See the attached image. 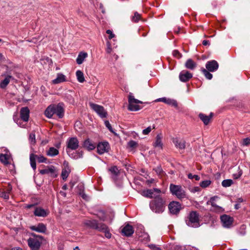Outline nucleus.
Returning <instances> with one entry per match:
<instances>
[{"label": "nucleus", "instance_id": "f257e3e1", "mask_svg": "<svg viewBox=\"0 0 250 250\" xmlns=\"http://www.w3.org/2000/svg\"><path fill=\"white\" fill-rule=\"evenodd\" d=\"M166 204V198L159 194L150 202L149 207L152 211L161 213L165 210Z\"/></svg>", "mask_w": 250, "mask_h": 250}, {"label": "nucleus", "instance_id": "f03ea898", "mask_svg": "<svg viewBox=\"0 0 250 250\" xmlns=\"http://www.w3.org/2000/svg\"><path fill=\"white\" fill-rule=\"evenodd\" d=\"M44 113L45 116L49 118H52L54 114H56L60 118H62L64 115V109L62 104L60 103L58 104L49 105L46 109Z\"/></svg>", "mask_w": 250, "mask_h": 250}, {"label": "nucleus", "instance_id": "7ed1b4c3", "mask_svg": "<svg viewBox=\"0 0 250 250\" xmlns=\"http://www.w3.org/2000/svg\"><path fill=\"white\" fill-rule=\"evenodd\" d=\"M187 225L190 227L197 228L200 226L199 215L195 211H191L186 220Z\"/></svg>", "mask_w": 250, "mask_h": 250}, {"label": "nucleus", "instance_id": "20e7f679", "mask_svg": "<svg viewBox=\"0 0 250 250\" xmlns=\"http://www.w3.org/2000/svg\"><path fill=\"white\" fill-rule=\"evenodd\" d=\"M128 105L127 109L129 111H137L142 108L139 104H142L143 102L134 98L132 93H129L128 96Z\"/></svg>", "mask_w": 250, "mask_h": 250}, {"label": "nucleus", "instance_id": "39448f33", "mask_svg": "<svg viewBox=\"0 0 250 250\" xmlns=\"http://www.w3.org/2000/svg\"><path fill=\"white\" fill-rule=\"evenodd\" d=\"M31 235L33 237L28 239V245L32 250H38L41 247L43 237L34 233H32Z\"/></svg>", "mask_w": 250, "mask_h": 250}, {"label": "nucleus", "instance_id": "423d86ee", "mask_svg": "<svg viewBox=\"0 0 250 250\" xmlns=\"http://www.w3.org/2000/svg\"><path fill=\"white\" fill-rule=\"evenodd\" d=\"M169 189L171 194L175 195L179 199L187 197L185 190L180 185H176L172 184L170 185Z\"/></svg>", "mask_w": 250, "mask_h": 250}, {"label": "nucleus", "instance_id": "0eeeda50", "mask_svg": "<svg viewBox=\"0 0 250 250\" xmlns=\"http://www.w3.org/2000/svg\"><path fill=\"white\" fill-rule=\"evenodd\" d=\"M219 198V197L217 196L212 197L210 198L209 200L207 202V204L211 206V208L210 209L211 211L215 212L221 213L224 211V209L222 207L218 206L216 203V201Z\"/></svg>", "mask_w": 250, "mask_h": 250}, {"label": "nucleus", "instance_id": "6e6552de", "mask_svg": "<svg viewBox=\"0 0 250 250\" xmlns=\"http://www.w3.org/2000/svg\"><path fill=\"white\" fill-rule=\"evenodd\" d=\"M37 160L39 163H46L47 159L42 155H36L31 154L30 155V162L32 168L35 170L36 169V160Z\"/></svg>", "mask_w": 250, "mask_h": 250}, {"label": "nucleus", "instance_id": "1a4fd4ad", "mask_svg": "<svg viewBox=\"0 0 250 250\" xmlns=\"http://www.w3.org/2000/svg\"><path fill=\"white\" fill-rule=\"evenodd\" d=\"M89 105L91 109L96 112L101 118H104L106 117L107 113L103 106L91 103H89Z\"/></svg>", "mask_w": 250, "mask_h": 250}, {"label": "nucleus", "instance_id": "9d476101", "mask_svg": "<svg viewBox=\"0 0 250 250\" xmlns=\"http://www.w3.org/2000/svg\"><path fill=\"white\" fill-rule=\"evenodd\" d=\"M66 151L69 152V150H76L79 146V142L76 137H72L68 139L66 142Z\"/></svg>", "mask_w": 250, "mask_h": 250}, {"label": "nucleus", "instance_id": "9b49d317", "mask_svg": "<svg viewBox=\"0 0 250 250\" xmlns=\"http://www.w3.org/2000/svg\"><path fill=\"white\" fill-rule=\"evenodd\" d=\"M96 229L98 230L99 231L104 232V235L106 238H111V234L109 232L108 227L105 224L98 222Z\"/></svg>", "mask_w": 250, "mask_h": 250}, {"label": "nucleus", "instance_id": "f8f14e48", "mask_svg": "<svg viewBox=\"0 0 250 250\" xmlns=\"http://www.w3.org/2000/svg\"><path fill=\"white\" fill-rule=\"evenodd\" d=\"M97 148L98 153L99 154H103L109 151L110 146L107 142H102L97 145Z\"/></svg>", "mask_w": 250, "mask_h": 250}, {"label": "nucleus", "instance_id": "ddd939ff", "mask_svg": "<svg viewBox=\"0 0 250 250\" xmlns=\"http://www.w3.org/2000/svg\"><path fill=\"white\" fill-rule=\"evenodd\" d=\"M161 193V190L158 188L147 189L143 191L144 195L149 198H154L155 196L158 195Z\"/></svg>", "mask_w": 250, "mask_h": 250}, {"label": "nucleus", "instance_id": "4468645a", "mask_svg": "<svg viewBox=\"0 0 250 250\" xmlns=\"http://www.w3.org/2000/svg\"><path fill=\"white\" fill-rule=\"evenodd\" d=\"M220 219L223 227L225 228H229L233 221V218L226 214L222 215Z\"/></svg>", "mask_w": 250, "mask_h": 250}, {"label": "nucleus", "instance_id": "2eb2a0df", "mask_svg": "<svg viewBox=\"0 0 250 250\" xmlns=\"http://www.w3.org/2000/svg\"><path fill=\"white\" fill-rule=\"evenodd\" d=\"M168 208L171 213L173 214H177L181 209V205L178 202L173 201L169 203Z\"/></svg>", "mask_w": 250, "mask_h": 250}, {"label": "nucleus", "instance_id": "dca6fc26", "mask_svg": "<svg viewBox=\"0 0 250 250\" xmlns=\"http://www.w3.org/2000/svg\"><path fill=\"white\" fill-rule=\"evenodd\" d=\"M49 213L48 209H44L41 207H36L34 211V214L38 217H45Z\"/></svg>", "mask_w": 250, "mask_h": 250}, {"label": "nucleus", "instance_id": "f3484780", "mask_svg": "<svg viewBox=\"0 0 250 250\" xmlns=\"http://www.w3.org/2000/svg\"><path fill=\"white\" fill-rule=\"evenodd\" d=\"M156 102H162L167 104L170 105L172 106L177 108L178 107V104L176 100L170 98H167L166 97L161 98L157 99Z\"/></svg>", "mask_w": 250, "mask_h": 250}, {"label": "nucleus", "instance_id": "a211bd4d", "mask_svg": "<svg viewBox=\"0 0 250 250\" xmlns=\"http://www.w3.org/2000/svg\"><path fill=\"white\" fill-rule=\"evenodd\" d=\"M206 67L209 72H214L218 69L219 65L216 61L212 60L207 62Z\"/></svg>", "mask_w": 250, "mask_h": 250}, {"label": "nucleus", "instance_id": "6ab92c4d", "mask_svg": "<svg viewBox=\"0 0 250 250\" xmlns=\"http://www.w3.org/2000/svg\"><path fill=\"white\" fill-rule=\"evenodd\" d=\"M172 142L175 147L179 149H184L186 147V141L178 138H174L172 139Z\"/></svg>", "mask_w": 250, "mask_h": 250}, {"label": "nucleus", "instance_id": "aec40b11", "mask_svg": "<svg viewBox=\"0 0 250 250\" xmlns=\"http://www.w3.org/2000/svg\"><path fill=\"white\" fill-rule=\"evenodd\" d=\"M29 109L27 107H22L20 111V117L24 122H27L29 117Z\"/></svg>", "mask_w": 250, "mask_h": 250}, {"label": "nucleus", "instance_id": "412c9836", "mask_svg": "<svg viewBox=\"0 0 250 250\" xmlns=\"http://www.w3.org/2000/svg\"><path fill=\"white\" fill-rule=\"evenodd\" d=\"M192 77V74L186 70L182 71L179 74V79L181 81L183 82L188 81Z\"/></svg>", "mask_w": 250, "mask_h": 250}, {"label": "nucleus", "instance_id": "4be33fe9", "mask_svg": "<svg viewBox=\"0 0 250 250\" xmlns=\"http://www.w3.org/2000/svg\"><path fill=\"white\" fill-rule=\"evenodd\" d=\"M30 229L40 233H44L46 230V226L43 223H39L37 226L30 227Z\"/></svg>", "mask_w": 250, "mask_h": 250}, {"label": "nucleus", "instance_id": "5701e85b", "mask_svg": "<svg viewBox=\"0 0 250 250\" xmlns=\"http://www.w3.org/2000/svg\"><path fill=\"white\" fill-rule=\"evenodd\" d=\"M39 172L42 175L51 174L52 175L53 177H55L57 176L56 174L54 175L55 172V167L53 166L48 167L44 169H39Z\"/></svg>", "mask_w": 250, "mask_h": 250}, {"label": "nucleus", "instance_id": "b1692460", "mask_svg": "<svg viewBox=\"0 0 250 250\" xmlns=\"http://www.w3.org/2000/svg\"><path fill=\"white\" fill-rule=\"evenodd\" d=\"M122 233L126 236H130L134 233V229L132 226L127 224L122 230Z\"/></svg>", "mask_w": 250, "mask_h": 250}, {"label": "nucleus", "instance_id": "393cba45", "mask_svg": "<svg viewBox=\"0 0 250 250\" xmlns=\"http://www.w3.org/2000/svg\"><path fill=\"white\" fill-rule=\"evenodd\" d=\"M162 136L161 134H157L156 137L155 142L153 143V146L154 147L159 148L162 149L163 148Z\"/></svg>", "mask_w": 250, "mask_h": 250}, {"label": "nucleus", "instance_id": "a878e982", "mask_svg": "<svg viewBox=\"0 0 250 250\" xmlns=\"http://www.w3.org/2000/svg\"><path fill=\"white\" fill-rule=\"evenodd\" d=\"M66 81V76L62 73H58L56 79L52 80V83L58 84Z\"/></svg>", "mask_w": 250, "mask_h": 250}, {"label": "nucleus", "instance_id": "bb28decb", "mask_svg": "<svg viewBox=\"0 0 250 250\" xmlns=\"http://www.w3.org/2000/svg\"><path fill=\"white\" fill-rule=\"evenodd\" d=\"M213 116V113H210L209 116L206 115L203 113H200L199 115V117L200 119L203 122L204 124L205 125H207L208 124L210 120L211 119Z\"/></svg>", "mask_w": 250, "mask_h": 250}, {"label": "nucleus", "instance_id": "cd10ccee", "mask_svg": "<svg viewBox=\"0 0 250 250\" xmlns=\"http://www.w3.org/2000/svg\"><path fill=\"white\" fill-rule=\"evenodd\" d=\"M87 53L86 52H80L76 59V62L77 64H82L83 62L85 59L87 57Z\"/></svg>", "mask_w": 250, "mask_h": 250}, {"label": "nucleus", "instance_id": "c85d7f7f", "mask_svg": "<svg viewBox=\"0 0 250 250\" xmlns=\"http://www.w3.org/2000/svg\"><path fill=\"white\" fill-rule=\"evenodd\" d=\"M98 221L96 220H87L84 222V224L85 226L96 229Z\"/></svg>", "mask_w": 250, "mask_h": 250}, {"label": "nucleus", "instance_id": "c756f323", "mask_svg": "<svg viewBox=\"0 0 250 250\" xmlns=\"http://www.w3.org/2000/svg\"><path fill=\"white\" fill-rule=\"evenodd\" d=\"M83 146L88 150H93L96 147V145L88 139L84 141Z\"/></svg>", "mask_w": 250, "mask_h": 250}, {"label": "nucleus", "instance_id": "7c9ffc66", "mask_svg": "<svg viewBox=\"0 0 250 250\" xmlns=\"http://www.w3.org/2000/svg\"><path fill=\"white\" fill-rule=\"evenodd\" d=\"M12 79V77L10 75H5L3 80L0 83V87L1 88H5L9 83L10 80Z\"/></svg>", "mask_w": 250, "mask_h": 250}, {"label": "nucleus", "instance_id": "2f4dec72", "mask_svg": "<svg viewBox=\"0 0 250 250\" xmlns=\"http://www.w3.org/2000/svg\"><path fill=\"white\" fill-rule=\"evenodd\" d=\"M196 65V63L191 59H188L185 63V67L190 70H193Z\"/></svg>", "mask_w": 250, "mask_h": 250}, {"label": "nucleus", "instance_id": "473e14b6", "mask_svg": "<svg viewBox=\"0 0 250 250\" xmlns=\"http://www.w3.org/2000/svg\"><path fill=\"white\" fill-rule=\"evenodd\" d=\"M59 154V150L53 147H51L49 148L48 151L46 152V155L50 157H54L57 155Z\"/></svg>", "mask_w": 250, "mask_h": 250}, {"label": "nucleus", "instance_id": "72a5a7b5", "mask_svg": "<svg viewBox=\"0 0 250 250\" xmlns=\"http://www.w3.org/2000/svg\"><path fill=\"white\" fill-rule=\"evenodd\" d=\"M10 156L7 154H0V161L1 163L5 165L9 164V160Z\"/></svg>", "mask_w": 250, "mask_h": 250}, {"label": "nucleus", "instance_id": "f704fd0d", "mask_svg": "<svg viewBox=\"0 0 250 250\" xmlns=\"http://www.w3.org/2000/svg\"><path fill=\"white\" fill-rule=\"evenodd\" d=\"M70 169L69 167L62 169L61 173V176L63 180H66L69 173H70Z\"/></svg>", "mask_w": 250, "mask_h": 250}, {"label": "nucleus", "instance_id": "c9c22d12", "mask_svg": "<svg viewBox=\"0 0 250 250\" xmlns=\"http://www.w3.org/2000/svg\"><path fill=\"white\" fill-rule=\"evenodd\" d=\"M77 79L79 82L83 83L84 82V78L83 72L81 70H77L76 73Z\"/></svg>", "mask_w": 250, "mask_h": 250}, {"label": "nucleus", "instance_id": "e433bc0d", "mask_svg": "<svg viewBox=\"0 0 250 250\" xmlns=\"http://www.w3.org/2000/svg\"><path fill=\"white\" fill-rule=\"evenodd\" d=\"M99 219L103 221H104L106 220V216L105 213L103 210H99L96 214Z\"/></svg>", "mask_w": 250, "mask_h": 250}, {"label": "nucleus", "instance_id": "4c0bfd02", "mask_svg": "<svg viewBox=\"0 0 250 250\" xmlns=\"http://www.w3.org/2000/svg\"><path fill=\"white\" fill-rule=\"evenodd\" d=\"M233 182L231 179H226L224 180L222 182V185L224 187H230L232 184Z\"/></svg>", "mask_w": 250, "mask_h": 250}, {"label": "nucleus", "instance_id": "58836bf2", "mask_svg": "<svg viewBox=\"0 0 250 250\" xmlns=\"http://www.w3.org/2000/svg\"><path fill=\"white\" fill-rule=\"evenodd\" d=\"M202 72L207 79L211 80L212 78V75L208 70L203 68H202Z\"/></svg>", "mask_w": 250, "mask_h": 250}, {"label": "nucleus", "instance_id": "ea45409f", "mask_svg": "<svg viewBox=\"0 0 250 250\" xmlns=\"http://www.w3.org/2000/svg\"><path fill=\"white\" fill-rule=\"evenodd\" d=\"M155 125H153L152 126H149L147 127V128H146V129H143L142 131V133L144 135H147L151 132V131L152 129H155Z\"/></svg>", "mask_w": 250, "mask_h": 250}, {"label": "nucleus", "instance_id": "a19ab883", "mask_svg": "<svg viewBox=\"0 0 250 250\" xmlns=\"http://www.w3.org/2000/svg\"><path fill=\"white\" fill-rule=\"evenodd\" d=\"M211 183L210 180H205L200 183V186L202 188H206L208 187L210 185Z\"/></svg>", "mask_w": 250, "mask_h": 250}, {"label": "nucleus", "instance_id": "79ce46f5", "mask_svg": "<svg viewBox=\"0 0 250 250\" xmlns=\"http://www.w3.org/2000/svg\"><path fill=\"white\" fill-rule=\"evenodd\" d=\"M141 18V15L138 12H136L134 15L132 16L131 20L133 22H138Z\"/></svg>", "mask_w": 250, "mask_h": 250}, {"label": "nucleus", "instance_id": "37998d69", "mask_svg": "<svg viewBox=\"0 0 250 250\" xmlns=\"http://www.w3.org/2000/svg\"><path fill=\"white\" fill-rule=\"evenodd\" d=\"M109 170L111 172V173L113 174L114 176L118 175L119 173V170L117 167L114 166L111 167H110L109 169Z\"/></svg>", "mask_w": 250, "mask_h": 250}, {"label": "nucleus", "instance_id": "c03bdc74", "mask_svg": "<svg viewBox=\"0 0 250 250\" xmlns=\"http://www.w3.org/2000/svg\"><path fill=\"white\" fill-rule=\"evenodd\" d=\"M127 146L130 148H134L137 147L138 144L136 142L133 140H131L128 142Z\"/></svg>", "mask_w": 250, "mask_h": 250}, {"label": "nucleus", "instance_id": "a18cd8bd", "mask_svg": "<svg viewBox=\"0 0 250 250\" xmlns=\"http://www.w3.org/2000/svg\"><path fill=\"white\" fill-rule=\"evenodd\" d=\"M29 140L31 144H35L36 143L35 134L34 133H31L29 135Z\"/></svg>", "mask_w": 250, "mask_h": 250}, {"label": "nucleus", "instance_id": "49530a36", "mask_svg": "<svg viewBox=\"0 0 250 250\" xmlns=\"http://www.w3.org/2000/svg\"><path fill=\"white\" fill-rule=\"evenodd\" d=\"M4 190L0 191V196L4 198V199H8L9 198V195Z\"/></svg>", "mask_w": 250, "mask_h": 250}, {"label": "nucleus", "instance_id": "de8ad7c7", "mask_svg": "<svg viewBox=\"0 0 250 250\" xmlns=\"http://www.w3.org/2000/svg\"><path fill=\"white\" fill-rule=\"evenodd\" d=\"M153 170H154L156 173L159 176L162 175L164 173L161 167H157L154 168Z\"/></svg>", "mask_w": 250, "mask_h": 250}, {"label": "nucleus", "instance_id": "09e8293b", "mask_svg": "<svg viewBox=\"0 0 250 250\" xmlns=\"http://www.w3.org/2000/svg\"><path fill=\"white\" fill-rule=\"evenodd\" d=\"M104 125H105V126L109 130V131L110 132H111L112 133H113L114 134H115V133L114 132V131L113 130V128H112L111 125L110 124L109 121H105Z\"/></svg>", "mask_w": 250, "mask_h": 250}, {"label": "nucleus", "instance_id": "8fccbe9b", "mask_svg": "<svg viewBox=\"0 0 250 250\" xmlns=\"http://www.w3.org/2000/svg\"><path fill=\"white\" fill-rule=\"evenodd\" d=\"M188 177L190 179H195L196 181H199L200 180V177L197 175H192L191 173H189L188 175Z\"/></svg>", "mask_w": 250, "mask_h": 250}, {"label": "nucleus", "instance_id": "3c124183", "mask_svg": "<svg viewBox=\"0 0 250 250\" xmlns=\"http://www.w3.org/2000/svg\"><path fill=\"white\" fill-rule=\"evenodd\" d=\"M148 247L152 250H163L161 248L154 244H150Z\"/></svg>", "mask_w": 250, "mask_h": 250}, {"label": "nucleus", "instance_id": "603ef678", "mask_svg": "<svg viewBox=\"0 0 250 250\" xmlns=\"http://www.w3.org/2000/svg\"><path fill=\"white\" fill-rule=\"evenodd\" d=\"M250 144V139L249 138L243 139L242 145L243 146H248Z\"/></svg>", "mask_w": 250, "mask_h": 250}, {"label": "nucleus", "instance_id": "864d4df0", "mask_svg": "<svg viewBox=\"0 0 250 250\" xmlns=\"http://www.w3.org/2000/svg\"><path fill=\"white\" fill-rule=\"evenodd\" d=\"M106 33L108 35H109L108 38L110 40L112 39L113 38H114L115 36L114 34L112 33V31L110 30H107L106 31Z\"/></svg>", "mask_w": 250, "mask_h": 250}, {"label": "nucleus", "instance_id": "5fc2aeb1", "mask_svg": "<svg viewBox=\"0 0 250 250\" xmlns=\"http://www.w3.org/2000/svg\"><path fill=\"white\" fill-rule=\"evenodd\" d=\"M173 55L174 56H175V57H177L178 58H180L182 56V55L180 53V52L178 50H174L173 51Z\"/></svg>", "mask_w": 250, "mask_h": 250}, {"label": "nucleus", "instance_id": "6e6d98bb", "mask_svg": "<svg viewBox=\"0 0 250 250\" xmlns=\"http://www.w3.org/2000/svg\"><path fill=\"white\" fill-rule=\"evenodd\" d=\"M12 189V186L10 184H9L7 188H6V189L5 190H4V191H6V192H8L7 193L9 195H10V193L11 192Z\"/></svg>", "mask_w": 250, "mask_h": 250}, {"label": "nucleus", "instance_id": "4d7b16f0", "mask_svg": "<svg viewBox=\"0 0 250 250\" xmlns=\"http://www.w3.org/2000/svg\"><path fill=\"white\" fill-rule=\"evenodd\" d=\"M200 190V188L198 187H194L191 189V192L195 193L196 192H198Z\"/></svg>", "mask_w": 250, "mask_h": 250}, {"label": "nucleus", "instance_id": "13d9d810", "mask_svg": "<svg viewBox=\"0 0 250 250\" xmlns=\"http://www.w3.org/2000/svg\"><path fill=\"white\" fill-rule=\"evenodd\" d=\"M21 120H18V121H17V124L21 127H24L25 125H23L22 124V123H21Z\"/></svg>", "mask_w": 250, "mask_h": 250}, {"label": "nucleus", "instance_id": "bf43d9fd", "mask_svg": "<svg viewBox=\"0 0 250 250\" xmlns=\"http://www.w3.org/2000/svg\"><path fill=\"white\" fill-rule=\"evenodd\" d=\"M202 44L205 46L208 45L209 44V41L207 40H204L202 42Z\"/></svg>", "mask_w": 250, "mask_h": 250}, {"label": "nucleus", "instance_id": "052dcab7", "mask_svg": "<svg viewBox=\"0 0 250 250\" xmlns=\"http://www.w3.org/2000/svg\"><path fill=\"white\" fill-rule=\"evenodd\" d=\"M111 51V48L110 46H108L106 49V52L107 53H110Z\"/></svg>", "mask_w": 250, "mask_h": 250}, {"label": "nucleus", "instance_id": "680f3d73", "mask_svg": "<svg viewBox=\"0 0 250 250\" xmlns=\"http://www.w3.org/2000/svg\"><path fill=\"white\" fill-rule=\"evenodd\" d=\"M34 206V205H33V204H30V205H26V208H31L32 207H33Z\"/></svg>", "mask_w": 250, "mask_h": 250}, {"label": "nucleus", "instance_id": "e2e57ef3", "mask_svg": "<svg viewBox=\"0 0 250 250\" xmlns=\"http://www.w3.org/2000/svg\"><path fill=\"white\" fill-rule=\"evenodd\" d=\"M63 165L65 166V168H67L68 167H69L68 163L66 161L64 162Z\"/></svg>", "mask_w": 250, "mask_h": 250}, {"label": "nucleus", "instance_id": "0e129e2a", "mask_svg": "<svg viewBox=\"0 0 250 250\" xmlns=\"http://www.w3.org/2000/svg\"><path fill=\"white\" fill-rule=\"evenodd\" d=\"M243 202V199L242 198H239L237 199V202L240 203Z\"/></svg>", "mask_w": 250, "mask_h": 250}, {"label": "nucleus", "instance_id": "69168bd1", "mask_svg": "<svg viewBox=\"0 0 250 250\" xmlns=\"http://www.w3.org/2000/svg\"><path fill=\"white\" fill-rule=\"evenodd\" d=\"M11 250H22V249H21L20 248L17 247V248H14L12 249Z\"/></svg>", "mask_w": 250, "mask_h": 250}, {"label": "nucleus", "instance_id": "338daca9", "mask_svg": "<svg viewBox=\"0 0 250 250\" xmlns=\"http://www.w3.org/2000/svg\"><path fill=\"white\" fill-rule=\"evenodd\" d=\"M62 188L64 190H66L67 189V186L66 185H63Z\"/></svg>", "mask_w": 250, "mask_h": 250}, {"label": "nucleus", "instance_id": "774afa93", "mask_svg": "<svg viewBox=\"0 0 250 250\" xmlns=\"http://www.w3.org/2000/svg\"><path fill=\"white\" fill-rule=\"evenodd\" d=\"M74 250H80V249L78 247H76L75 248H74Z\"/></svg>", "mask_w": 250, "mask_h": 250}]
</instances>
